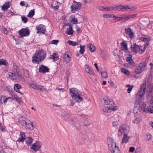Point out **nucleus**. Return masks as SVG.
I'll return each instance as SVG.
<instances>
[{
    "mask_svg": "<svg viewBox=\"0 0 153 153\" xmlns=\"http://www.w3.org/2000/svg\"><path fill=\"white\" fill-rule=\"evenodd\" d=\"M146 87V85L145 83L140 85V88L136 95L135 104L134 105L135 108L137 107V105L136 103L140 104V103L143 100Z\"/></svg>",
    "mask_w": 153,
    "mask_h": 153,
    "instance_id": "obj_1",
    "label": "nucleus"
},
{
    "mask_svg": "<svg viewBox=\"0 0 153 153\" xmlns=\"http://www.w3.org/2000/svg\"><path fill=\"white\" fill-rule=\"evenodd\" d=\"M70 92L73 100L76 102H80L83 100L80 92L76 88L70 89Z\"/></svg>",
    "mask_w": 153,
    "mask_h": 153,
    "instance_id": "obj_2",
    "label": "nucleus"
},
{
    "mask_svg": "<svg viewBox=\"0 0 153 153\" xmlns=\"http://www.w3.org/2000/svg\"><path fill=\"white\" fill-rule=\"evenodd\" d=\"M107 143L109 149L112 153H120L119 147L113 139L108 138Z\"/></svg>",
    "mask_w": 153,
    "mask_h": 153,
    "instance_id": "obj_3",
    "label": "nucleus"
},
{
    "mask_svg": "<svg viewBox=\"0 0 153 153\" xmlns=\"http://www.w3.org/2000/svg\"><path fill=\"white\" fill-rule=\"evenodd\" d=\"M131 51L132 52L137 53H139L142 54L144 52L145 50V48L143 46H140L136 43H134L131 46Z\"/></svg>",
    "mask_w": 153,
    "mask_h": 153,
    "instance_id": "obj_4",
    "label": "nucleus"
},
{
    "mask_svg": "<svg viewBox=\"0 0 153 153\" xmlns=\"http://www.w3.org/2000/svg\"><path fill=\"white\" fill-rule=\"evenodd\" d=\"M129 127L127 125H123L119 126L118 129V135L120 136L123 133L127 134L129 132Z\"/></svg>",
    "mask_w": 153,
    "mask_h": 153,
    "instance_id": "obj_5",
    "label": "nucleus"
},
{
    "mask_svg": "<svg viewBox=\"0 0 153 153\" xmlns=\"http://www.w3.org/2000/svg\"><path fill=\"white\" fill-rule=\"evenodd\" d=\"M81 6L82 4L80 2H77L74 1L70 7L71 11L75 13L76 11H78L81 9Z\"/></svg>",
    "mask_w": 153,
    "mask_h": 153,
    "instance_id": "obj_6",
    "label": "nucleus"
},
{
    "mask_svg": "<svg viewBox=\"0 0 153 153\" xmlns=\"http://www.w3.org/2000/svg\"><path fill=\"white\" fill-rule=\"evenodd\" d=\"M13 71L14 73H16L17 74L18 77H19L22 80L24 79L23 77L22 76V74L20 72V70L19 69L18 66L17 65L16 63L14 62L13 63Z\"/></svg>",
    "mask_w": 153,
    "mask_h": 153,
    "instance_id": "obj_7",
    "label": "nucleus"
},
{
    "mask_svg": "<svg viewBox=\"0 0 153 153\" xmlns=\"http://www.w3.org/2000/svg\"><path fill=\"white\" fill-rule=\"evenodd\" d=\"M30 31L27 28H22L19 31V34L21 37L28 36Z\"/></svg>",
    "mask_w": 153,
    "mask_h": 153,
    "instance_id": "obj_8",
    "label": "nucleus"
},
{
    "mask_svg": "<svg viewBox=\"0 0 153 153\" xmlns=\"http://www.w3.org/2000/svg\"><path fill=\"white\" fill-rule=\"evenodd\" d=\"M41 146L42 144L40 142L36 141L32 145L30 149L35 152H37L40 149Z\"/></svg>",
    "mask_w": 153,
    "mask_h": 153,
    "instance_id": "obj_9",
    "label": "nucleus"
},
{
    "mask_svg": "<svg viewBox=\"0 0 153 153\" xmlns=\"http://www.w3.org/2000/svg\"><path fill=\"white\" fill-rule=\"evenodd\" d=\"M46 53L42 50L36 52L32 57H45Z\"/></svg>",
    "mask_w": 153,
    "mask_h": 153,
    "instance_id": "obj_10",
    "label": "nucleus"
},
{
    "mask_svg": "<svg viewBox=\"0 0 153 153\" xmlns=\"http://www.w3.org/2000/svg\"><path fill=\"white\" fill-rule=\"evenodd\" d=\"M37 30V33H45V32L46 29L45 26L43 25L40 24L36 28Z\"/></svg>",
    "mask_w": 153,
    "mask_h": 153,
    "instance_id": "obj_11",
    "label": "nucleus"
},
{
    "mask_svg": "<svg viewBox=\"0 0 153 153\" xmlns=\"http://www.w3.org/2000/svg\"><path fill=\"white\" fill-rule=\"evenodd\" d=\"M125 32L126 35H128L130 38L131 39H134V36L132 29L130 27L126 28L125 29Z\"/></svg>",
    "mask_w": 153,
    "mask_h": 153,
    "instance_id": "obj_12",
    "label": "nucleus"
},
{
    "mask_svg": "<svg viewBox=\"0 0 153 153\" xmlns=\"http://www.w3.org/2000/svg\"><path fill=\"white\" fill-rule=\"evenodd\" d=\"M28 122H26L25 123V125H24V127L26 129H29V130L33 129V123L29 119H28Z\"/></svg>",
    "mask_w": 153,
    "mask_h": 153,
    "instance_id": "obj_13",
    "label": "nucleus"
},
{
    "mask_svg": "<svg viewBox=\"0 0 153 153\" xmlns=\"http://www.w3.org/2000/svg\"><path fill=\"white\" fill-rule=\"evenodd\" d=\"M103 99L104 100V103L106 105H112L114 104V102L112 99L109 98H104Z\"/></svg>",
    "mask_w": 153,
    "mask_h": 153,
    "instance_id": "obj_14",
    "label": "nucleus"
},
{
    "mask_svg": "<svg viewBox=\"0 0 153 153\" xmlns=\"http://www.w3.org/2000/svg\"><path fill=\"white\" fill-rule=\"evenodd\" d=\"M140 39L142 41L145 42V43L144 44V48H145L146 49L147 46L149 44V41H150V39L149 37H140Z\"/></svg>",
    "mask_w": 153,
    "mask_h": 153,
    "instance_id": "obj_15",
    "label": "nucleus"
},
{
    "mask_svg": "<svg viewBox=\"0 0 153 153\" xmlns=\"http://www.w3.org/2000/svg\"><path fill=\"white\" fill-rule=\"evenodd\" d=\"M49 69L46 66L43 65H41L39 66V72L42 73H45L49 72Z\"/></svg>",
    "mask_w": 153,
    "mask_h": 153,
    "instance_id": "obj_16",
    "label": "nucleus"
},
{
    "mask_svg": "<svg viewBox=\"0 0 153 153\" xmlns=\"http://www.w3.org/2000/svg\"><path fill=\"white\" fill-rule=\"evenodd\" d=\"M28 119L25 117H22L19 118V119L18 122L22 126H24L25 125V123L26 122H28ZM29 122V121H28Z\"/></svg>",
    "mask_w": 153,
    "mask_h": 153,
    "instance_id": "obj_17",
    "label": "nucleus"
},
{
    "mask_svg": "<svg viewBox=\"0 0 153 153\" xmlns=\"http://www.w3.org/2000/svg\"><path fill=\"white\" fill-rule=\"evenodd\" d=\"M149 108V106L146 107V105L145 103L142 104L141 107V110L146 113L150 112Z\"/></svg>",
    "mask_w": 153,
    "mask_h": 153,
    "instance_id": "obj_18",
    "label": "nucleus"
},
{
    "mask_svg": "<svg viewBox=\"0 0 153 153\" xmlns=\"http://www.w3.org/2000/svg\"><path fill=\"white\" fill-rule=\"evenodd\" d=\"M124 11L126 10L128 12L131 11L135 10L137 9V7L134 6L129 7L128 5H126L125 6H124Z\"/></svg>",
    "mask_w": 153,
    "mask_h": 153,
    "instance_id": "obj_19",
    "label": "nucleus"
},
{
    "mask_svg": "<svg viewBox=\"0 0 153 153\" xmlns=\"http://www.w3.org/2000/svg\"><path fill=\"white\" fill-rule=\"evenodd\" d=\"M130 138V137L127 135V134L124 133L123 134V136L122 139V143H126L128 142V140Z\"/></svg>",
    "mask_w": 153,
    "mask_h": 153,
    "instance_id": "obj_20",
    "label": "nucleus"
},
{
    "mask_svg": "<svg viewBox=\"0 0 153 153\" xmlns=\"http://www.w3.org/2000/svg\"><path fill=\"white\" fill-rule=\"evenodd\" d=\"M25 142L27 146H29L32 144L33 142V139L30 137H27L26 138Z\"/></svg>",
    "mask_w": 153,
    "mask_h": 153,
    "instance_id": "obj_21",
    "label": "nucleus"
},
{
    "mask_svg": "<svg viewBox=\"0 0 153 153\" xmlns=\"http://www.w3.org/2000/svg\"><path fill=\"white\" fill-rule=\"evenodd\" d=\"M45 58H33L32 62L34 63L40 64V62L43 61Z\"/></svg>",
    "mask_w": 153,
    "mask_h": 153,
    "instance_id": "obj_22",
    "label": "nucleus"
},
{
    "mask_svg": "<svg viewBox=\"0 0 153 153\" xmlns=\"http://www.w3.org/2000/svg\"><path fill=\"white\" fill-rule=\"evenodd\" d=\"M11 5L8 1L6 2L1 7V9L2 10L5 11L7 10L8 8L10 7Z\"/></svg>",
    "mask_w": 153,
    "mask_h": 153,
    "instance_id": "obj_23",
    "label": "nucleus"
},
{
    "mask_svg": "<svg viewBox=\"0 0 153 153\" xmlns=\"http://www.w3.org/2000/svg\"><path fill=\"white\" fill-rule=\"evenodd\" d=\"M20 137L19 138L17 141L19 142H23L24 140H25V139L26 138H25V133L23 132H20Z\"/></svg>",
    "mask_w": 153,
    "mask_h": 153,
    "instance_id": "obj_24",
    "label": "nucleus"
},
{
    "mask_svg": "<svg viewBox=\"0 0 153 153\" xmlns=\"http://www.w3.org/2000/svg\"><path fill=\"white\" fill-rule=\"evenodd\" d=\"M121 50L124 51H128L127 44L125 41L122 42L121 43Z\"/></svg>",
    "mask_w": 153,
    "mask_h": 153,
    "instance_id": "obj_25",
    "label": "nucleus"
},
{
    "mask_svg": "<svg viewBox=\"0 0 153 153\" xmlns=\"http://www.w3.org/2000/svg\"><path fill=\"white\" fill-rule=\"evenodd\" d=\"M85 70L86 72L90 74H94V72L92 69L88 65H85Z\"/></svg>",
    "mask_w": 153,
    "mask_h": 153,
    "instance_id": "obj_26",
    "label": "nucleus"
},
{
    "mask_svg": "<svg viewBox=\"0 0 153 153\" xmlns=\"http://www.w3.org/2000/svg\"><path fill=\"white\" fill-rule=\"evenodd\" d=\"M124 6L123 5H118L114 7L115 10H118L120 11H124Z\"/></svg>",
    "mask_w": 153,
    "mask_h": 153,
    "instance_id": "obj_27",
    "label": "nucleus"
},
{
    "mask_svg": "<svg viewBox=\"0 0 153 153\" xmlns=\"http://www.w3.org/2000/svg\"><path fill=\"white\" fill-rule=\"evenodd\" d=\"M0 65H4L7 67L8 66L9 64L6 60L1 59H0Z\"/></svg>",
    "mask_w": 153,
    "mask_h": 153,
    "instance_id": "obj_28",
    "label": "nucleus"
},
{
    "mask_svg": "<svg viewBox=\"0 0 153 153\" xmlns=\"http://www.w3.org/2000/svg\"><path fill=\"white\" fill-rule=\"evenodd\" d=\"M14 90L16 91L19 93H20L19 89L21 88V86L20 85L17 84H15L14 85ZM20 93L21 94V92Z\"/></svg>",
    "mask_w": 153,
    "mask_h": 153,
    "instance_id": "obj_29",
    "label": "nucleus"
},
{
    "mask_svg": "<svg viewBox=\"0 0 153 153\" xmlns=\"http://www.w3.org/2000/svg\"><path fill=\"white\" fill-rule=\"evenodd\" d=\"M10 98L9 97L6 98L5 97H4V96L2 95L1 97V99H0L1 103H2V101H3L4 103H5L7 102V100L8 99H9Z\"/></svg>",
    "mask_w": 153,
    "mask_h": 153,
    "instance_id": "obj_30",
    "label": "nucleus"
},
{
    "mask_svg": "<svg viewBox=\"0 0 153 153\" xmlns=\"http://www.w3.org/2000/svg\"><path fill=\"white\" fill-rule=\"evenodd\" d=\"M87 47L91 52H94L95 50L94 46L91 44H89L87 45Z\"/></svg>",
    "mask_w": 153,
    "mask_h": 153,
    "instance_id": "obj_31",
    "label": "nucleus"
},
{
    "mask_svg": "<svg viewBox=\"0 0 153 153\" xmlns=\"http://www.w3.org/2000/svg\"><path fill=\"white\" fill-rule=\"evenodd\" d=\"M67 32L66 33L69 35H71L73 34L74 31L72 29V27L71 25H70L69 28H68L67 29Z\"/></svg>",
    "mask_w": 153,
    "mask_h": 153,
    "instance_id": "obj_32",
    "label": "nucleus"
},
{
    "mask_svg": "<svg viewBox=\"0 0 153 153\" xmlns=\"http://www.w3.org/2000/svg\"><path fill=\"white\" fill-rule=\"evenodd\" d=\"M102 111L104 113H110L111 112V109H110V107H109L103 108H102Z\"/></svg>",
    "mask_w": 153,
    "mask_h": 153,
    "instance_id": "obj_33",
    "label": "nucleus"
},
{
    "mask_svg": "<svg viewBox=\"0 0 153 153\" xmlns=\"http://www.w3.org/2000/svg\"><path fill=\"white\" fill-rule=\"evenodd\" d=\"M142 71H143L139 66H137L134 69V71L137 74H140Z\"/></svg>",
    "mask_w": 153,
    "mask_h": 153,
    "instance_id": "obj_34",
    "label": "nucleus"
},
{
    "mask_svg": "<svg viewBox=\"0 0 153 153\" xmlns=\"http://www.w3.org/2000/svg\"><path fill=\"white\" fill-rule=\"evenodd\" d=\"M9 77H10L11 79H19L18 76L14 73H12L10 74L9 75Z\"/></svg>",
    "mask_w": 153,
    "mask_h": 153,
    "instance_id": "obj_35",
    "label": "nucleus"
},
{
    "mask_svg": "<svg viewBox=\"0 0 153 153\" xmlns=\"http://www.w3.org/2000/svg\"><path fill=\"white\" fill-rule=\"evenodd\" d=\"M141 120V117L139 116L138 117H137L134 120L133 122L135 124H137L139 123Z\"/></svg>",
    "mask_w": 153,
    "mask_h": 153,
    "instance_id": "obj_36",
    "label": "nucleus"
},
{
    "mask_svg": "<svg viewBox=\"0 0 153 153\" xmlns=\"http://www.w3.org/2000/svg\"><path fill=\"white\" fill-rule=\"evenodd\" d=\"M147 64L146 62H143V63H140L139 66L140 67L141 69L143 71L145 69V67L146 65Z\"/></svg>",
    "mask_w": 153,
    "mask_h": 153,
    "instance_id": "obj_37",
    "label": "nucleus"
},
{
    "mask_svg": "<svg viewBox=\"0 0 153 153\" xmlns=\"http://www.w3.org/2000/svg\"><path fill=\"white\" fill-rule=\"evenodd\" d=\"M67 43L69 45H71L72 46H76V45H78V43L70 40L68 41L67 42Z\"/></svg>",
    "mask_w": 153,
    "mask_h": 153,
    "instance_id": "obj_38",
    "label": "nucleus"
},
{
    "mask_svg": "<svg viewBox=\"0 0 153 153\" xmlns=\"http://www.w3.org/2000/svg\"><path fill=\"white\" fill-rule=\"evenodd\" d=\"M35 11L34 10H30L27 16L30 18H32L34 15Z\"/></svg>",
    "mask_w": 153,
    "mask_h": 153,
    "instance_id": "obj_39",
    "label": "nucleus"
},
{
    "mask_svg": "<svg viewBox=\"0 0 153 153\" xmlns=\"http://www.w3.org/2000/svg\"><path fill=\"white\" fill-rule=\"evenodd\" d=\"M121 71L123 73L126 75H128L130 73L129 71L124 68H121Z\"/></svg>",
    "mask_w": 153,
    "mask_h": 153,
    "instance_id": "obj_40",
    "label": "nucleus"
},
{
    "mask_svg": "<svg viewBox=\"0 0 153 153\" xmlns=\"http://www.w3.org/2000/svg\"><path fill=\"white\" fill-rule=\"evenodd\" d=\"M149 110L150 112L151 113H153V100H152L150 101Z\"/></svg>",
    "mask_w": 153,
    "mask_h": 153,
    "instance_id": "obj_41",
    "label": "nucleus"
},
{
    "mask_svg": "<svg viewBox=\"0 0 153 153\" xmlns=\"http://www.w3.org/2000/svg\"><path fill=\"white\" fill-rule=\"evenodd\" d=\"M126 87L128 88L127 90V92L128 93H130L133 88L134 86L133 85H130L128 84L126 85Z\"/></svg>",
    "mask_w": 153,
    "mask_h": 153,
    "instance_id": "obj_42",
    "label": "nucleus"
},
{
    "mask_svg": "<svg viewBox=\"0 0 153 153\" xmlns=\"http://www.w3.org/2000/svg\"><path fill=\"white\" fill-rule=\"evenodd\" d=\"M71 53L69 51H67L64 55V57H71Z\"/></svg>",
    "mask_w": 153,
    "mask_h": 153,
    "instance_id": "obj_43",
    "label": "nucleus"
},
{
    "mask_svg": "<svg viewBox=\"0 0 153 153\" xmlns=\"http://www.w3.org/2000/svg\"><path fill=\"white\" fill-rule=\"evenodd\" d=\"M80 49L79 50V53L81 54H82L85 51V46H82V45H80Z\"/></svg>",
    "mask_w": 153,
    "mask_h": 153,
    "instance_id": "obj_44",
    "label": "nucleus"
},
{
    "mask_svg": "<svg viewBox=\"0 0 153 153\" xmlns=\"http://www.w3.org/2000/svg\"><path fill=\"white\" fill-rule=\"evenodd\" d=\"M126 60L127 62H129L132 65L134 64V62L132 58H126Z\"/></svg>",
    "mask_w": 153,
    "mask_h": 153,
    "instance_id": "obj_45",
    "label": "nucleus"
},
{
    "mask_svg": "<svg viewBox=\"0 0 153 153\" xmlns=\"http://www.w3.org/2000/svg\"><path fill=\"white\" fill-rule=\"evenodd\" d=\"M101 75L102 77L104 78H106L108 77V74L106 71H103L101 73Z\"/></svg>",
    "mask_w": 153,
    "mask_h": 153,
    "instance_id": "obj_46",
    "label": "nucleus"
},
{
    "mask_svg": "<svg viewBox=\"0 0 153 153\" xmlns=\"http://www.w3.org/2000/svg\"><path fill=\"white\" fill-rule=\"evenodd\" d=\"M42 86L40 85H37L36 89L39 90L41 92H42L43 91V90L42 89Z\"/></svg>",
    "mask_w": 153,
    "mask_h": 153,
    "instance_id": "obj_47",
    "label": "nucleus"
},
{
    "mask_svg": "<svg viewBox=\"0 0 153 153\" xmlns=\"http://www.w3.org/2000/svg\"><path fill=\"white\" fill-rule=\"evenodd\" d=\"M107 11H115L114 7H107Z\"/></svg>",
    "mask_w": 153,
    "mask_h": 153,
    "instance_id": "obj_48",
    "label": "nucleus"
},
{
    "mask_svg": "<svg viewBox=\"0 0 153 153\" xmlns=\"http://www.w3.org/2000/svg\"><path fill=\"white\" fill-rule=\"evenodd\" d=\"M125 55L126 57H131V53L129 51H126L125 52Z\"/></svg>",
    "mask_w": 153,
    "mask_h": 153,
    "instance_id": "obj_49",
    "label": "nucleus"
},
{
    "mask_svg": "<svg viewBox=\"0 0 153 153\" xmlns=\"http://www.w3.org/2000/svg\"><path fill=\"white\" fill-rule=\"evenodd\" d=\"M71 60V58H64V62L65 64L69 63Z\"/></svg>",
    "mask_w": 153,
    "mask_h": 153,
    "instance_id": "obj_50",
    "label": "nucleus"
},
{
    "mask_svg": "<svg viewBox=\"0 0 153 153\" xmlns=\"http://www.w3.org/2000/svg\"><path fill=\"white\" fill-rule=\"evenodd\" d=\"M103 17L106 18H111V17H112V14H104L103 15Z\"/></svg>",
    "mask_w": 153,
    "mask_h": 153,
    "instance_id": "obj_51",
    "label": "nucleus"
},
{
    "mask_svg": "<svg viewBox=\"0 0 153 153\" xmlns=\"http://www.w3.org/2000/svg\"><path fill=\"white\" fill-rule=\"evenodd\" d=\"M101 54L102 57H104L106 56L105 52L103 50L101 49Z\"/></svg>",
    "mask_w": 153,
    "mask_h": 153,
    "instance_id": "obj_52",
    "label": "nucleus"
},
{
    "mask_svg": "<svg viewBox=\"0 0 153 153\" xmlns=\"http://www.w3.org/2000/svg\"><path fill=\"white\" fill-rule=\"evenodd\" d=\"M59 42V41L58 40H53L50 42V43L54 45H57Z\"/></svg>",
    "mask_w": 153,
    "mask_h": 153,
    "instance_id": "obj_53",
    "label": "nucleus"
},
{
    "mask_svg": "<svg viewBox=\"0 0 153 153\" xmlns=\"http://www.w3.org/2000/svg\"><path fill=\"white\" fill-rule=\"evenodd\" d=\"M21 18L22 20L23 21L24 23H26L27 22L28 19L25 16H22Z\"/></svg>",
    "mask_w": 153,
    "mask_h": 153,
    "instance_id": "obj_54",
    "label": "nucleus"
},
{
    "mask_svg": "<svg viewBox=\"0 0 153 153\" xmlns=\"http://www.w3.org/2000/svg\"><path fill=\"white\" fill-rule=\"evenodd\" d=\"M112 125L113 126H117L118 125V123L117 121H114L112 122Z\"/></svg>",
    "mask_w": 153,
    "mask_h": 153,
    "instance_id": "obj_55",
    "label": "nucleus"
},
{
    "mask_svg": "<svg viewBox=\"0 0 153 153\" xmlns=\"http://www.w3.org/2000/svg\"><path fill=\"white\" fill-rule=\"evenodd\" d=\"M77 19L74 17L71 20V22L73 24H75V23H77Z\"/></svg>",
    "mask_w": 153,
    "mask_h": 153,
    "instance_id": "obj_56",
    "label": "nucleus"
},
{
    "mask_svg": "<svg viewBox=\"0 0 153 153\" xmlns=\"http://www.w3.org/2000/svg\"><path fill=\"white\" fill-rule=\"evenodd\" d=\"M36 85H37L34 84V83H32V84H29V85L30 86L32 87L34 89H36Z\"/></svg>",
    "mask_w": 153,
    "mask_h": 153,
    "instance_id": "obj_57",
    "label": "nucleus"
},
{
    "mask_svg": "<svg viewBox=\"0 0 153 153\" xmlns=\"http://www.w3.org/2000/svg\"><path fill=\"white\" fill-rule=\"evenodd\" d=\"M153 94L147 93L146 94V97L148 99L152 97Z\"/></svg>",
    "mask_w": 153,
    "mask_h": 153,
    "instance_id": "obj_58",
    "label": "nucleus"
},
{
    "mask_svg": "<svg viewBox=\"0 0 153 153\" xmlns=\"http://www.w3.org/2000/svg\"><path fill=\"white\" fill-rule=\"evenodd\" d=\"M146 140H149L151 138V135L150 134H146Z\"/></svg>",
    "mask_w": 153,
    "mask_h": 153,
    "instance_id": "obj_59",
    "label": "nucleus"
},
{
    "mask_svg": "<svg viewBox=\"0 0 153 153\" xmlns=\"http://www.w3.org/2000/svg\"><path fill=\"white\" fill-rule=\"evenodd\" d=\"M59 56L58 53H53V55H51L50 57H58Z\"/></svg>",
    "mask_w": 153,
    "mask_h": 153,
    "instance_id": "obj_60",
    "label": "nucleus"
},
{
    "mask_svg": "<svg viewBox=\"0 0 153 153\" xmlns=\"http://www.w3.org/2000/svg\"><path fill=\"white\" fill-rule=\"evenodd\" d=\"M148 89L153 91V84H150L148 87Z\"/></svg>",
    "mask_w": 153,
    "mask_h": 153,
    "instance_id": "obj_61",
    "label": "nucleus"
},
{
    "mask_svg": "<svg viewBox=\"0 0 153 153\" xmlns=\"http://www.w3.org/2000/svg\"><path fill=\"white\" fill-rule=\"evenodd\" d=\"M131 19L130 17V15H129L127 16H126L125 15V20L126 21H128V20Z\"/></svg>",
    "mask_w": 153,
    "mask_h": 153,
    "instance_id": "obj_62",
    "label": "nucleus"
},
{
    "mask_svg": "<svg viewBox=\"0 0 153 153\" xmlns=\"http://www.w3.org/2000/svg\"><path fill=\"white\" fill-rule=\"evenodd\" d=\"M110 109H111V112L112 111H115L117 109V107L116 106H114L112 108H110Z\"/></svg>",
    "mask_w": 153,
    "mask_h": 153,
    "instance_id": "obj_63",
    "label": "nucleus"
},
{
    "mask_svg": "<svg viewBox=\"0 0 153 153\" xmlns=\"http://www.w3.org/2000/svg\"><path fill=\"white\" fill-rule=\"evenodd\" d=\"M129 15L131 19L136 17L137 14H134Z\"/></svg>",
    "mask_w": 153,
    "mask_h": 153,
    "instance_id": "obj_64",
    "label": "nucleus"
}]
</instances>
